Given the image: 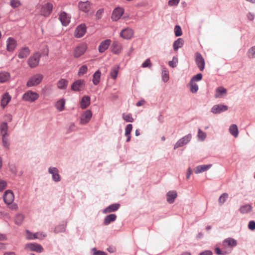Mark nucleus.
<instances>
[{"label": "nucleus", "mask_w": 255, "mask_h": 255, "mask_svg": "<svg viewBox=\"0 0 255 255\" xmlns=\"http://www.w3.org/2000/svg\"><path fill=\"white\" fill-rule=\"evenodd\" d=\"M2 136V143L3 146L6 148H8L9 143L8 142V135H5V136Z\"/></svg>", "instance_id": "nucleus-48"}, {"label": "nucleus", "mask_w": 255, "mask_h": 255, "mask_svg": "<svg viewBox=\"0 0 255 255\" xmlns=\"http://www.w3.org/2000/svg\"><path fill=\"white\" fill-rule=\"evenodd\" d=\"M198 137L201 140H204L206 137V134L205 132L202 131L200 129H198Z\"/></svg>", "instance_id": "nucleus-51"}, {"label": "nucleus", "mask_w": 255, "mask_h": 255, "mask_svg": "<svg viewBox=\"0 0 255 255\" xmlns=\"http://www.w3.org/2000/svg\"><path fill=\"white\" fill-rule=\"evenodd\" d=\"M7 128H8V127H7V124L6 123H3L2 124H1V125H0V133L2 136H5V135H7Z\"/></svg>", "instance_id": "nucleus-39"}, {"label": "nucleus", "mask_w": 255, "mask_h": 255, "mask_svg": "<svg viewBox=\"0 0 255 255\" xmlns=\"http://www.w3.org/2000/svg\"><path fill=\"white\" fill-rule=\"evenodd\" d=\"M25 249L32 251L41 253L43 251L42 247L38 244H27L25 245Z\"/></svg>", "instance_id": "nucleus-18"}, {"label": "nucleus", "mask_w": 255, "mask_h": 255, "mask_svg": "<svg viewBox=\"0 0 255 255\" xmlns=\"http://www.w3.org/2000/svg\"><path fill=\"white\" fill-rule=\"evenodd\" d=\"M8 205V208L12 210H16L17 209V206L16 204H10Z\"/></svg>", "instance_id": "nucleus-62"}, {"label": "nucleus", "mask_w": 255, "mask_h": 255, "mask_svg": "<svg viewBox=\"0 0 255 255\" xmlns=\"http://www.w3.org/2000/svg\"><path fill=\"white\" fill-rule=\"evenodd\" d=\"M191 139V135L189 134L183 138L180 139L174 145V148L176 149L179 147H181L187 144Z\"/></svg>", "instance_id": "nucleus-10"}, {"label": "nucleus", "mask_w": 255, "mask_h": 255, "mask_svg": "<svg viewBox=\"0 0 255 255\" xmlns=\"http://www.w3.org/2000/svg\"><path fill=\"white\" fill-rule=\"evenodd\" d=\"M177 196V192L175 191H169L166 194L167 202L170 204L173 203Z\"/></svg>", "instance_id": "nucleus-23"}, {"label": "nucleus", "mask_w": 255, "mask_h": 255, "mask_svg": "<svg viewBox=\"0 0 255 255\" xmlns=\"http://www.w3.org/2000/svg\"><path fill=\"white\" fill-rule=\"evenodd\" d=\"M249 228L251 230H254L255 229V222L251 221L249 222L248 225Z\"/></svg>", "instance_id": "nucleus-60"}, {"label": "nucleus", "mask_w": 255, "mask_h": 255, "mask_svg": "<svg viewBox=\"0 0 255 255\" xmlns=\"http://www.w3.org/2000/svg\"><path fill=\"white\" fill-rule=\"evenodd\" d=\"M21 5L20 1L19 0H10V5L13 8L18 7Z\"/></svg>", "instance_id": "nucleus-49"}, {"label": "nucleus", "mask_w": 255, "mask_h": 255, "mask_svg": "<svg viewBox=\"0 0 255 255\" xmlns=\"http://www.w3.org/2000/svg\"><path fill=\"white\" fill-rule=\"evenodd\" d=\"M120 206V205L119 204H112L105 209L103 211V212L104 213H108L116 211L119 208Z\"/></svg>", "instance_id": "nucleus-29"}, {"label": "nucleus", "mask_w": 255, "mask_h": 255, "mask_svg": "<svg viewBox=\"0 0 255 255\" xmlns=\"http://www.w3.org/2000/svg\"><path fill=\"white\" fill-rule=\"evenodd\" d=\"M211 166L212 164L199 165L195 168L194 171L196 174H198L208 170Z\"/></svg>", "instance_id": "nucleus-27"}, {"label": "nucleus", "mask_w": 255, "mask_h": 255, "mask_svg": "<svg viewBox=\"0 0 255 255\" xmlns=\"http://www.w3.org/2000/svg\"><path fill=\"white\" fill-rule=\"evenodd\" d=\"M228 109V107L226 105H216L214 106L212 109L211 112L214 114H219L221 112L226 111Z\"/></svg>", "instance_id": "nucleus-15"}, {"label": "nucleus", "mask_w": 255, "mask_h": 255, "mask_svg": "<svg viewBox=\"0 0 255 255\" xmlns=\"http://www.w3.org/2000/svg\"><path fill=\"white\" fill-rule=\"evenodd\" d=\"M215 252L218 255H224L225 254V252L222 251L219 248H215Z\"/></svg>", "instance_id": "nucleus-63"}, {"label": "nucleus", "mask_w": 255, "mask_h": 255, "mask_svg": "<svg viewBox=\"0 0 255 255\" xmlns=\"http://www.w3.org/2000/svg\"><path fill=\"white\" fill-rule=\"evenodd\" d=\"M94 251L93 255H107V254L102 251H97L95 248L93 249Z\"/></svg>", "instance_id": "nucleus-55"}, {"label": "nucleus", "mask_w": 255, "mask_h": 255, "mask_svg": "<svg viewBox=\"0 0 255 255\" xmlns=\"http://www.w3.org/2000/svg\"><path fill=\"white\" fill-rule=\"evenodd\" d=\"M6 186V183L3 180H0V191L4 190Z\"/></svg>", "instance_id": "nucleus-58"}, {"label": "nucleus", "mask_w": 255, "mask_h": 255, "mask_svg": "<svg viewBox=\"0 0 255 255\" xmlns=\"http://www.w3.org/2000/svg\"><path fill=\"white\" fill-rule=\"evenodd\" d=\"M177 62H178L177 58L174 57L173 58L172 61H169L168 64L170 67L174 68L176 66Z\"/></svg>", "instance_id": "nucleus-52"}, {"label": "nucleus", "mask_w": 255, "mask_h": 255, "mask_svg": "<svg viewBox=\"0 0 255 255\" xmlns=\"http://www.w3.org/2000/svg\"><path fill=\"white\" fill-rule=\"evenodd\" d=\"M199 255H212V253L210 251H206L200 253Z\"/></svg>", "instance_id": "nucleus-64"}, {"label": "nucleus", "mask_w": 255, "mask_h": 255, "mask_svg": "<svg viewBox=\"0 0 255 255\" xmlns=\"http://www.w3.org/2000/svg\"><path fill=\"white\" fill-rule=\"evenodd\" d=\"M92 116V113L91 111H86L81 117V123L83 125L87 124L90 121Z\"/></svg>", "instance_id": "nucleus-11"}, {"label": "nucleus", "mask_w": 255, "mask_h": 255, "mask_svg": "<svg viewBox=\"0 0 255 255\" xmlns=\"http://www.w3.org/2000/svg\"><path fill=\"white\" fill-rule=\"evenodd\" d=\"M247 55L249 58H255V46L251 47L248 50Z\"/></svg>", "instance_id": "nucleus-43"}, {"label": "nucleus", "mask_w": 255, "mask_h": 255, "mask_svg": "<svg viewBox=\"0 0 255 255\" xmlns=\"http://www.w3.org/2000/svg\"><path fill=\"white\" fill-rule=\"evenodd\" d=\"M253 207L250 204H246L241 206L239 211L241 214H248L251 212Z\"/></svg>", "instance_id": "nucleus-28"}, {"label": "nucleus", "mask_w": 255, "mask_h": 255, "mask_svg": "<svg viewBox=\"0 0 255 255\" xmlns=\"http://www.w3.org/2000/svg\"><path fill=\"white\" fill-rule=\"evenodd\" d=\"M10 77V74L7 72H0V83H4L8 81Z\"/></svg>", "instance_id": "nucleus-31"}, {"label": "nucleus", "mask_w": 255, "mask_h": 255, "mask_svg": "<svg viewBox=\"0 0 255 255\" xmlns=\"http://www.w3.org/2000/svg\"><path fill=\"white\" fill-rule=\"evenodd\" d=\"M53 5L51 3L47 2L43 5L40 10V13L44 16H47L51 13Z\"/></svg>", "instance_id": "nucleus-6"}, {"label": "nucleus", "mask_w": 255, "mask_h": 255, "mask_svg": "<svg viewBox=\"0 0 255 255\" xmlns=\"http://www.w3.org/2000/svg\"><path fill=\"white\" fill-rule=\"evenodd\" d=\"M124 12V9L123 8L120 7H117L114 10L111 18L113 20L117 21L121 18Z\"/></svg>", "instance_id": "nucleus-8"}, {"label": "nucleus", "mask_w": 255, "mask_h": 255, "mask_svg": "<svg viewBox=\"0 0 255 255\" xmlns=\"http://www.w3.org/2000/svg\"><path fill=\"white\" fill-rule=\"evenodd\" d=\"M11 100V96L8 93H6L2 96V98L1 101V106L2 108H4Z\"/></svg>", "instance_id": "nucleus-26"}, {"label": "nucleus", "mask_w": 255, "mask_h": 255, "mask_svg": "<svg viewBox=\"0 0 255 255\" xmlns=\"http://www.w3.org/2000/svg\"><path fill=\"white\" fill-rule=\"evenodd\" d=\"M180 0H170L168 1V5L170 6L176 5L179 2Z\"/></svg>", "instance_id": "nucleus-59"}, {"label": "nucleus", "mask_w": 255, "mask_h": 255, "mask_svg": "<svg viewBox=\"0 0 255 255\" xmlns=\"http://www.w3.org/2000/svg\"><path fill=\"white\" fill-rule=\"evenodd\" d=\"M104 12V9H99L96 13V16L97 19H100L102 17V15Z\"/></svg>", "instance_id": "nucleus-56"}, {"label": "nucleus", "mask_w": 255, "mask_h": 255, "mask_svg": "<svg viewBox=\"0 0 255 255\" xmlns=\"http://www.w3.org/2000/svg\"><path fill=\"white\" fill-rule=\"evenodd\" d=\"M59 19L64 26H67L70 21V16L66 12H61L59 17Z\"/></svg>", "instance_id": "nucleus-16"}, {"label": "nucleus", "mask_w": 255, "mask_h": 255, "mask_svg": "<svg viewBox=\"0 0 255 255\" xmlns=\"http://www.w3.org/2000/svg\"><path fill=\"white\" fill-rule=\"evenodd\" d=\"M65 101L64 99H60L55 104L56 108L59 111H62L64 109Z\"/></svg>", "instance_id": "nucleus-35"}, {"label": "nucleus", "mask_w": 255, "mask_h": 255, "mask_svg": "<svg viewBox=\"0 0 255 255\" xmlns=\"http://www.w3.org/2000/svg\"><path fill=\"white\" fill-rule=\"evenodd\" d=\"M43 78V76L41 74H36L31 76L28 80L26 86L28 87L37 86L39 84Z\"/></svg>", "instance_id": "nucleus-1"}, {"label": "nucleus", "mask_w": 255, "mask_h": 255, "mask_svg": "<svg viewBox=\"0 0 255 255\" xmlns=\"http://www.w3.org/2000/svg\"><path fill=\"white\" fill-rule=\"evenodd\" d=\"M228 197V194L226 193L222 194L219 198V203L220 205H222L226 201Z\"/></svg>", "instance_id": "nucleus-45"}, {"label": "nucleus", "mask_w": 255, "mask_h": 255, "mask_svg": "<svg viewBox=\"0 0 255 255\" xmlns=\"http://www.w3.org/2000/svg\"><path fill=\"white\" fill-rule=\"evenodd\" d=\"M16 46V41L13 38L9 37L6 41V49L8 51H13Z\"/></svg>", "instance_id": "nucleus-17"}, {"label": "nucleus", "mask_w": 255, "mask_h": 255, "mask_svg": "<svg viewBox=\"0 0 255 255\" xmlns=\"http://www.w3.org/2000/svg\"><path fill=\"white\" fill-rule=\"evenodd\" d=\"M111 48L112 51L116 54L120 53L123 49L122 44L117 41H114L112 43Z\"/></svg>", "instance_id": "nucleus-14"}, {"label": "nucleus", "mask_w": 255, "mask_h": 255, "mask_svg": "<svg viewBox=\"0 0 255 255\" xmlns=\"http://www.w3.org/2000/svg\"><path fill=\"white\" fill-rule=\"evenodd\" d=\"M65 230V227L63 225H61L58 227H57L55 228V232L59 233L61 232H63Z\"/></svg>", "instance_id": "nucleus-57"}, {"label": "nucleus", "mask_w": 255, "mask_h": 255, "mask_svg": "<svg viewBox=\"0 0 255 255\" xmlns=\"http://www.w3.org/2000/svg\"><path fill=\"white\" fill-rule=\"evenodd\" d=\"M162 78L164 82H167L169 79V73L166 69H164L162 72Z\"/></svg>", "instance_id": "nucleus-46"}, {"label": "nucleus", "mask_w": 255, "mask_h": 255, "mask_svg": "<svg viewBox=\"0 0 255 255\" xmlns=\"http://www.w3.org/2000/svg\"><path fill=\"white\" fill-rule=\"evenodd\" d=\"M117 216L115 214H110L107 216L104 219V224L105 225H108L112 222L116 220Z\"/></svg>", "instance_id": "nucleus-34"}, {"label": "nucleus", "mask_w": 255, "mask_h": 255, "mask_svg": "<svg viewBox=\"0 0 255 255\" xmlns=\"http://www.w3.org/2000/svg\"><path fill=\"white\" fill-rule=\"evenodd\" d=\"M120 67L119 66H114L110 71V76L111 78L114 80H115L118 76V74L119 71Z\"/></svg>", "instance_id": "nucleus-36"}, {"label": "nucleus", "mask_w": 255, "mask_h": 255, "mask_svg": "<svg viewBox=\"0 0 255 255\" xmlns=\"http://www.w3.org/2000/svg\"><path fill=\"white\" fill-rule=\"evenodd\" d=\"M14 199L13 192L10 190H7L3 195V200L5 204L10 205L12 203Z\"/></svg>", "instance_id": "nucleus-9"}, {"label": "nucleus", "mask_w": 255, "mask_h": 255, "mask_svg": "<svg viewBox=\"0 0 255 255\" xmlns=\"http://www.w3.org/2000/svg\"><path fill=\"white\" fill-rule=\"evenodd\" d=\"M68 81L65 79H62L57 83V87L61 89H65L67 86Z\"/></svg>", "instance_id": "nucleus-38"}, {"label": "nucleus", "mask_w": 255, "mask_h": 255, "mask_svg": "<svg viewBox=\"0 0 255 255\" xmlns=\"http://www.w3.org/2000/svg\"><path fill=\"white\" fill-rule=\"evenodd\" d=\"M174 32L176 36H180L182 35V30L180 26L176 25L174 28Z\"/></svg>", "instance_id": "nucleus-50"}, {"label": "nucleus", "mask_w": 255, "mask_h": 255, "mask_svg": "<svg viewBox=\"0 0 255 255\" xmlns=\"http://www.w3.org/2000/svg\"><path fill=\"white\" fill-rule=\"evenodd\" d=\"M202 78V74L201 73H199V74H197V75H195L194 76H193L191 81H194V82H196V81H200Z\"/></svg>", "instance_id": "nucleus-53"}, {"label": "nucleus", "mask_w": 255, "mask_h": 255, "mask_svg": "<svg viewBox=\"0 0 255 255\" xmlns=\"http://www.w3.org/2000/svg\"><path fill=\"white\" fill-rule=\"evenodd\" d=\"M85 85V81L84 80H78L73 83L71 89L76 92L80 91L84 89Z\"/></svg>", "instance_id": "nucleus-7"}, {"label": "nucleus", "mask_w": 255, "mask_h": 255, "mask_svg": "<svg viewBox=\"0 0 255 255\" xmlns=\"http://www.w3.org/2000/svg\"><path fill=\"white\" fill-rule=\"evenodd\" d=\"M111 40L110 39H106L102 41L99 46V51L100 53L105 51L111 44Z\"/></svg>", "instance_id": "nucleus-20"}, {"label": "nucleus", "mask_w": 255, "mask_h": 255, "mask_svg": "<svg viewBox=\"0 0 255 255\" xmlns=\"http://www.w3.org/2000/svg\"><path fill=\"white\" fill-rule=\"evenodd\" d=\"M23 216L21 214H18L16 216L15 218V223L17 225H20L23 221Z\"/></svg>", "instance_id": "nucleus-47"}, {"label": "nucleus", "mask_w": 255, "mask_h": 255, "mask_svg": "<svg viewBox=\"0 0 255 255\" xmlns=\"http://www.w3.org/2000/svg\"><path fill=\"white\" fill-rule=\"evenodd\" d=\"M86 27L85 24L79 25L75 29V36L77 38L82 37L86 33Z\"/></svg>", "instance_id": "nucleus-13"}, {"label": "nucleus", "mask_w": 255, "mask_h": 255, "mask_svg": "<svg viewBox=\"0 0 255 255\" xmlns=\"http://www.w3.org/2000/svg\"><path fill=\"white\" fill-rule=\"evenodd\" d=\"M39 98L38 93L32 91H28L25 92L22 96V99L27 102H33L37 100Z\"/></svg>", "instance_id": "nucleus-2"}, {"label": "nucleus", "mask_w": 255, "mask_h": 255, "mask_svg": "<svg viewBox=\"0 0 255 255\" xmlns=\"http://www.w3.org/2000/svg\"><path fill=\"white\" fill-rule=\"evenodd\" d=\"M101 73L100 70H97L95 72L93 76L92 82L95 85L99 84L101 79Z\"/></svg>", "instance_id": "nucleus-30"}, {"label": "nucleus", "mask_w": 255, "mask_h": 255, "mask_svg": "<svg viewBox=\"0 0 255 255\" xmlns=\"http://www.w3.org/2000/svg\"><path fill=\"white\" fill-rule=\"evenodd\" d=\"M30 54V50L28 47H23L20 49L18 54V57L20 58H26Z\"/></svg>", "instance_id": "nucleus-24"}, {"label": "nucleus", "mask_w": 255, "mask_h": 255, "mask_svg": "<svg viewBox=\"0 0 255 255\" xmlns=\"http://www.w3.org/2000/svg\"><path fill=\"white\" fill-rule=\"evenodd\" d=\"M123 119L126 121L127 122H133V118L132 117V115L131 114H123L122 115Z\"/></svg>", "instance_id": "nucleus-44"}, {"label": "nucleus", "mask_w": 255, "mask_h": 255, "mask_svg": "<svg viewBox=\"0 0 255 255\" xmlns=\"http://www.w3.org/2000/svg\"><path fill=\"white\" fill-rule=\"evenodd\" d=\"M190 89L192 93H195L198 90V86L195 82L190 81Z\"/></svg>", "instance_id": "nucleus-40"}, {"label": "nucleus", "mask_w": 255, "mask_h": 255, "mask_svg": "<svg viewBox=\"0 0 255 255\" xmlns=\"http://www.w3.org/2000/svg\"><path fill=\"white\" fill-rule=\"evenodd\" d=\"M184 41L182 38H178L173 44V48L175 51H177L179 48L181 47L183 45Z\"/></svg>", "instance_id": "nucleus-37"}, {"label": "nucleus", "mask_w": 255, "mask_h": 255, "mask_svg": "<svg viewBox=\"0 0 255 255\" xmlns=\"http://www.w3.org/2000/svg\"><path fill=\"white\" fill-rule=\"evenodd\" d=\"M87 49L86 44L82 43L77 46L74 49L73 55L75 58H79L83 55Z\"/></svg>", "instance_id": "nucleus-3"}, {"label": "nucleus", "mask_w": 255, "mask_h": 255, "mask_svg": "<svg viewBox=\"0 0 255 255\" xmlns=\"http://www.w3.org/2000/svg\"><path fill=\"white\" fill-rule=\"evenodd\" d=\"M237 245V241L235 239L231 238H227L223 242V246L225 248L230 247L232 248L236 247Z\"/></svg>", "instance_id": "nucleus-19"}, {"label": "nucleus", "mask_w": 255, "mask_h": 255, "mask_svg": "<svg viewBox=\"0 0 255 255\" xmlns=\"http://www.w3.org/2000/svg\"><path fill=\"white\" fill-rule=\"evenodd\" d=\"M88 71V67L86 65H82L80 67L78 75L79 76H82L84 74H86Z\"/></svg>", "instance_id": "nucleus-42"}, {"label": "nucleus", "mask_w": 255, "mask_h": 255, "mask_svg": "<svg viewBox=\"0 0 255 255\" xmlns=\"http://www.w3.org/2000/svg\"><path fill=\"white\" fill-rule=\"evenodd\" d=\"M40 58V54L39 53H35L33 54L28 60V64L31 68L36 67L39 63Z\"/></svg>", "instance_id": "nucleus-4"}, {"label": "nucleus", "mask_w": 255, "mask_h": 255, "mask_svg": "<svg viewBox=\"0 0 255 255\" xmlns=\"http://www.w3.org/2000/svg\"><path fill=\"white\" fill-rule=\"evenodd\" d=\"M132 129V126L131 124H128L127 126L125 129V134H130V132Z\"/></svg>", "instance_id": "nucleus-54"}, {"label": "nucleus", "mask_w": 255, "mask_h": 255, "mask_svg": "<svg viewBox=\"0 0 255 255\" xmlns=\"http://www.w3.org/2000/svg\"><path fill=\"white\" fill-rule=\"evenodd\" d=\"M227 94L226 89L223 87H219L216 90V93L215 97L216 98H221L223 95H226Z\"/></svg>", "instance_id": "nucleus-32"}, {"label": "nucleus", "mask_w": 255, "mask_h": 255, "mask_svg": "<svg viewBox=\"0 0 255 255\" xmlns=\"http://www.w3.org/2000/svg\"><path fill=\"white\" fill-rule=\"evenodd\" d=\"M229 131L230 133L233 135L235 137H237L238 136L239 131L238 128L236 125L233 124L229 128Z\"/></svg>", "instance_id": "nucleus-33"}, {"label": "nucleus", "mask_w": 255, "mask_h": 255, "mask_svg": "<svg viewBox=\"0 0 255 255\" xmlns=\"http://www.w3.org/2000/svg\"><path fill=\"white\" fill-rule=\"evenodd\" d=\"M195 56V62L198 68L200 71H203L205 66V62L204 58L199 53H196Z\"/></svg>", "instance_id": "nucleus-5"}, {"label": "nucleus", "mask_w": 255, "mask_h": 255, "mask_svg": "<svg viewBox=\"0 0 255 255\" xmlns=\"http://www.w3.org/2000/svg\"><path fill=\"white\" fill-rule=\"evenodd\" d=\"M151 64L150 63L149 59H147L144 63L142 64L143 67H151Z\"/></svg>", "instance_id": "nucleus-61"}, {"label": "nucleus", "mask_w": 255, "mask_h": 255, "mask_svg": "<svg viewBox=\"0 0 255 255\" xmlns=\"http://www.w3.org/2000/svg\"><path fill=\"white\" fill-rule=\"evenodd\" d=\"M90 104V97L88 96H84L80 102V107L82 109H86Z\"/></svg>", "instance_id": "nucleus-25"}, {"label": "nucleus", "mask_w": 255, "mask_h": 255, "mask_svg": "<svg viewBox=\"0 0 255 255\" xmlns=\"http://www.w3.org/2000/svg\"><path fill=\"white\" fill-rule=\"evenodd\" d=\"M38 235H39L38 233L32 234V233H30L28 231H26V238L28 240H33L36 238H41V236L39 237L38 236Z\"/></svg>", "instance_id": "nucleus-41"}, {"label": "nucleus", "mask_w": 255, "mask_h": 255, "mask_svg": "<svg viewBox=\"0 0 255 255\" xmlns=\"http://www.w3.org/2000/svg\"><path fill=\"white\" fill-rule=\"evenodd\" d=\"M79 8L81 10L85 12H88L91 8L90 3L88 1L85 2L81 1L79 3Z\"/></svg>", "instance_id": "nucleus-22"}, {"label": "nucleus", "mask_w": 255, "mask_h": 255, "mask_svg": "<svg viewBox=\"0 0 255 255\" xmlns=\"http://www.w3.org/2000/svg\"><path fill=\"white\" fill-rule=\"evenodd\" d=\"M133 31L132 29L127 28L123 29L120 33L121 36L126 39L131 38L133 36Z\"/></svg>", "instance_id": "nucleus-12"}, {"label": "nucleus", "mask_w": 255, "mask_h": 255, "mask_svg": "<svg viewBox=\"0 0 255 255\" xmlns=\"http://www.w3.org/2000/svg\"><path fill=\"white\" fill-rule=\"evenodd\" d=\"M49 172L52 175V178L55 182H58L60 180V177L58 173V170L56 168L50 167Z\"/></svg>", "instance_id": "nucleus-21"}]
</instances>
